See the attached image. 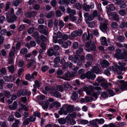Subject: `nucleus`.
I'll return each instance as SVG.
<instances>
[{
    "mask_svg": "<svg viewBox=\"0 0 127 127\" xmlns=\"http://www.w3.org/2000/svg\"><path fill=\"white\" fill-rule=\"evenodd\" d=\"M121 82L123 83L120 86L121 89L123 91L126 89L127 90V82L124 83V81H121Z\"/></svg>",
    "mask_w": 127,
    "mask_h": 127,
    "instance_id": "obj_9",
    "label": "nucleus"
},
{
    "mask_svg": "<svg viewBox=\"0 0 127 127\" xmlns=\"http://www.w3.org/2000/svg\"><path fill=\"white\" fill-rule=\"evenodd\" d=\"M119 13L121 15L123 16L125 15L126 12L124 10L122 9L120 10Z\"/></svg>",
    "mask_w": 127,
    "mask_h": 127,
    "instance_id": "obj_57",
    "label": "nucleus"
},
{
    "mask_svg": "<svg viewBox=\"0 0 127 127\" xmlns=\"http://www.w3.org/2000/svg\"><path fill=\"white\" fill-rule=\"evenodd\" d=\"M100 39L101 40V44L102 45L108 46L107 40L105 37H102L100 38Z\"/></svg>",
    "mask_w": 127,
    "mask_h": 127,
    "instance_id": "obj_12",
    "label": "nucleus"
},
{
    "mask_svg": "<svg viewBox=\"0 0 127 127\" xmlns=\"http://www.w3.org/2000/svg\"><path fill=\"white\" fill-rule=\"evenodd\" d=\"M86 101L87 102H90L92 101L93 100V98L91 97L86 96L85 97Z\"/></svg>",
    "mask_w": 127,
    "mask_h": 127,
    "instance_id": "obj_32",
    "label": "nucleus"
},
{
    "mask_svg": "<svg viewBox=\"0 0 127 127\" xmlns=\"http://www.w3.org/2000/svg\"><path fill=\"white\" fill-rule=\"evenodd\" d=\"M56 3L57 2L55 0H53L51 1V4L53 7H54L56 6Z\"/></svg>",
    "mask_w": 127,
    "mask_h": 127,
    "instance_id": "obj_58",
    "label": "nucleus"
},
{
    "mask_svg": "<svg viewBox=\"0 0 127 127\" xmlns=\"http://www.w3.org/2000/svg\"><path fill=\"white\" fill-rule=\"evenodd\" d=\"M57 90L60 91H62L63 90V88L61 85H58L57 86Z\"/></svg>",
    "mask_w": 127,
    "mask_h": 127,
    "instance_id": "obj_51",
    "label": "nucleus"
},
{
    "mask_svg": "<svg viewBox=\"0 0 127 127\" xmlns=\"http://www.w3.org/2000/svg\"><path fill=\"white\" fill-rule=\"evenodd\" d=\"M76 113L74 112L71 114H70L69 115L72 118H75L76 117Z\"/></svg>",
    "mask_w": 127,
    "mask_h": 127,
    "instance_id": "obj_64",
    "label": "nucleus"
},
{
    "mask_svg": "<svg viewBox=\"0 0 127 127\" xmlns=\"http://www.w3.org/2000/svg\"><path fill=\"white\" fill-rule=\"evenodd\" d=\"M75 6L76 8L78 9H80L82 8L81 5L79 3H76Z\"/></svg>",
    "mask_w": 127,
    "mask_h": 127,
    "instance_id": "obj_53",
    "label": "nucleus"
},
{
    "mask_svg": "<svg viewBox=\"0 0 127 127\" xmlns=\"http://www.w3.org/2000/svg\"><path fill=\"white\" fill-rule=\"evenodd\" d=\"M58 113L60 115H62L63 113L65 115H66L67 114V112L66 111L64 108L62 107L60 109V110L59 111Z\"/></svg>",
    "mask_w": 127,
    "mask_h": 127,
    "instance_id": "obj_18",
    "label": "nucleus"
},
{
    "mask_svg": "<svg viewBox=\"0 0 127 127\" xmlns=\"http://www.w3.org/2000/svg\"><path fill=\"white\" fill-rule=\"evenodd\" d=\"M45 89L46 91H50V92L55 90V88L54 87L50 88L48 87H46L45 88Z\"/></svg>",
    "mask_w": 127,
    "mask_h": 127,
    "instance_id": "obj_44",
    "label": "nucleus"
},
{
    "mask_svg": "<svg viewBox=\"0 0 127 127\" xmlns=\"http://www.w3.org/2000/svg\"><path fill=\"white\" fill-rule=\"evenodd\" d=\"M24 62L23 60H20L18 62V65L19 67H22L24 64Z\"/></svg>",
    "mask_w": 127,
    "mask_h": 127,
    "instance_id": "obj_43",
    "label": "nucleus"
},
{
    "mask_svg": "<svg viewBox=\"0 0 127 127\" xmlns=\"http://www.w3.org/2000/svg\"><path fill=\"white\" fill-rule=\"evenodd\" d=\"M34 30V28L33 27H31L29 28L28 31V33L31 34L32 33Z\"/></svg>",
    "mask_w": 127,
    "mask_h": 127,
    "instance_id": "obj_55",
    "label": "nucleus"
},
{
    "mask_svg": "<svg viewBox=\"0 0 127 127\" xmlns=\"http://www.w3.org/2000/svg\"><path fill=\"white\" fill-rule=\"evenodd\" d=\"M20 121L18 119H16L15 120L14 122L13 123L12 127H19L18 125L20 123Z\"/></svg>",
    "mask_w": 127,
    "mask_h": 127,
    "instance_id": "obj_20",
    "label": "nucleus"
},
{
    "mask_svg": "<svg viewBox=\"0 0 127 127\" xmlns=\"http://www.w3.org/2000/svg\"><path fill=\"white\" fill-rule=\"evenodd\" d=\"M22 95L23 96H24L26 94H27L28 95H29L30 93L29 92H28L27 90H22Z\"/></svg>",
    "mask_w": 127,
    "mask_h": 127,
    "instance_id": "obj_24",
    "label": "nucleus"
},
{
    "mask_svg": "<svg viewBox=\"0 0 127 127\" xmlns=\"http://www.w3.org/2000/svg\"><path fill=\"white\" fill-rule=\"evenodd\" d=\"M70 18L72 22H74L76 20V17L73 16H70Z\"/></svg>",
    "mask_w": 127,
    "mask_h": 127,
    "instance_id": "obj_59",
    "label": "nucleus"
},
{
    "mask_svg": "<svg viewBox=\"0 0 127 127\" xmlns=\"http://www.w3.org/2000/svg\"><path fill=\"white\" fill-rule=\"evenodd\" d=\"M54 50L52 49H50L47 51V54L50 56H51L54 54Z\"/></svg>",
    "mask_w": 127,
    "mask_h": 127,
    "instance_id": "obj_23",
    "label": "nucleus"
},
{
    "mask_svg": "<svg viewBox=\"0 0 127 127\" xmlns=\"http://www.w3.org/2000/svg\"><path fill=\"white\" fill-rule=\"evenodd\" d=\"M3 92L5 95L7 97L9 98L11 96V94L9 91L5 90Z\"/></svg>",
    "mask_w": 127,
    "mask_h": 127,
    "instance_id": "obj_31",
    "label": "nucleus"
},
{
    "mask_svg": "<svg viewBox=\"0 0 127 127\" xmlns=\"http://www.w3.org/2000/svg\"><path fill=\"white\" fill-rule=\"evenodd\" d=\"M105 80L104 79H100L99 78H98L97 79V81L99 83L104 82ZM100 86L105 89H107L108 87V85L104 82H102L100 85Z\"/></svg>",
    "mask_w": 127,
    "mask_h": 127,
    "instance_id": "obj_7",
    "label": "nucleus"
},
{
    "mask_svg": "<svg viewBox=\"0 0 127 127\" xmlns=\"http://www.w3.org/2000/svg\"><path fill=\"white\" fill-rule=\"evenodd\" d=\"M78 42H75L73 45V48L74 49H76L78 46Z\"/></svg>",
    "mask_w": 127,
    "mask_h": 127,
    "instance_id": "obj_41",
    "label": "nucleus"
},
{
    "mask_svg": "<svg viewBox=\"0 0 127 127\" xmlns=\"http://www.w3.org/2000/svg\"><path fill=\"white\" fill-rule=\"evenodd\" d=\"M122 50L120 49H118L116 51V53L114 54V56L118 59H123L124 58L122 56Z\"/></svg>",
    "mask_w": 127,
    "mask_h": 127,
    "instance_id": "obj_5",
    "label": "nucleus"
},
{
    "mask_svg": "<svg viewBox=\"0 0 127 127\" xmlns=\"http://www.w3.org/2000/svg\"><path fill=\"white\" fill-rule=\"evenodd\" d=\"M124 37L121 36H118L117 38L118 40L120 42H122L124 40Z\"/></svg>",
    "mask_w": 127,
    "mask_h": 127,
    "instance_id": "obj_37",
    "label": "nucleus"
},
{
    "mask_svg": "<svg viewBox=\"0 0 127 127\" xmlns=\"http://www.w3.org/2000/svg\"><path fill=\"white\" fill-rule=\"evenodd\" d=\"M101 95L103 98H105L108 96V94L107 92H102Z\"/></svg>",
    "mask_w": 127,
    "mask_h": 127,
    "instance_id": "obj_36",
    "label": "nucleus"
},
{
    "mask_svg": "<svg viewBox=\"0 0 127 127\" xmlns=\"http://www.w3.org/2000/svg\"><path fill=\"white\" fill-rule=\"evenodd\" d=\"M59 122L61 124H64L66 122V120L63 118H61L58 119Z\"/></svg>",
    "mask_w": 127,
    "mask_h": 127,
    "instance_id": "obj_26",
    "label": "nucleus"
},
{
    "mask_svg": "<svg viewBox=\"0 0 127 127\" xmlns=\"http://www.w3.org/2000/svg\"><path fill=\"white\" fill-rule=\"evenodd\" d=\"M86 59L88 60L92 61L93 60V57L90 54H87L86 56Z\"/></svg>",
    "mask_w": 127,
    "mask_h": 127,
    "instance_id": "obj_27",
    "label": "nucleus"
},
{
    "mask_svg": "<svg viewBox=\"0 0 127 127\" xmlns=\"http://www.w3.org/2000/svg\"><path fill=\"white\" fill-rule=\"evenodd\" d=\"M83 51V48L80 47L76 51L75 53L76 54L79 55Z\"/></svg>",
    "mask_w": 127,
    "mask_h": 127,
    "instance_id": "obj_28",
    "label": "nucleus"
},
{
    "mask_svg": "<svg viewBox=\"0 0 127 127\" xmlns=\"http://www.w3.org/2000/svg\"><path fill=\"white\" fill-rule=\"evenodd\" d=\"M107 12H110L111 10H114L115 9V8L114 6L112 4H110L107 6Z\"/></svg>",
    "mask_w": 127,
    "mask_h": 127,
    "instance_id": "obj_13",
    "label": "nucleus"
},
{
    "mask_svg": "<svg viewBox=\"0 0 127 127\" xmlns=\"http://www.w3.org/2000/svg\"><path fill=\"white\" fill-rule=\"evenodd\" d=\"M61 46L62 47L65 48H67L68 47L66 42L64 41L62 43Z\"/></svg>",
    "mask_w": 127,
    "mask_h": 127,
    "instance_id": "obj_47",
    "label": "nucleus"
},
{
    "mask_svg": "<svg viewBox=\"0 0 127 127\" xmlns=\"http://www.w3.org/2000/svg\"><path fill=\"white\" fill-rule=\"evenodd\" d=\"M39 31L41 33L45 35L48 34V28L46 27H45L42 25H39L38 27Z\"/></svg>",
    "mask_w": 127,
    "mask_h": 127,
    "instance_id": "obj_4",
    "label": "nucleus"
},
{
    "mask_svg": "<svg viewBox=\"0 0 127 127\" xmlns=\"http://www.w3.org/2000/svg\"><path fill=\"white\" fill-rule=\"evenodd\" d=\"M94 87L92 86H88V89L87 91H86L87 94L91 96H93L95 97L96 98H97V95H99L101 92L100 91H97L96 92H94Z\"/></svg>",
    "mask_w": 127,
    "mask_h": 127,
    "instance_id": "obj_2",
    "label": "nucleus"
},
{
    "mask_svg": "<svg viewBox=\"0 0 127 127\" xmlns=\"http://www.w3.org/2000/svg\"><path fill=\"white\" fill-rule=\"evenodd\" d=\"M101 64L102 66L105 67L109 65V63L106 60H104L101 62Z\"/></svg>",
    "mask_w": 127,
    "mask_h": 127,
    "instance_id": "obj_19",
    "label": "nucleus"
},
{
    "mask_svg": "<svg viewBox=\"0 0 127 127\" xmlns=\"http://www.w3.org/2000/svg\"><path fill=\"white\" fill-rule=\"evenodd\" d=\"M71 99L74 101L77 99L78 98V95L75 92L73 91L72 93V95L71 97Z\"/></svg>",
    "mask_w": 127,
    "mask_h": 127,
    "instance_id": "obj_14",
    "label": "nucleus"
},
{
    "mask_svg": "<svg viewBox=\"0 0 127 127\" xmlns=\"http://www.w3.org/2000/svg\"><path fill=\"white\" fill-rule=\"evenodd\" d=\"M94 89L95 90L98 91H100V90H101L102 89L99 86H95L94 87Z\"/></svg>",
    "mask_w": 127,
    "mask_h": 127,
    "instance_id": "obj_61",
    "label": "nucleus"
},
{
    "mask_svg": "<svg viewBox=\"0 0 127 127\" xmlns=\"http://www.w3.org/2000/svg\"><path fill=\"white\" fill-rule=\"evenodd\" d=\"M40 40L43 42H46L47 40V37L43 35L40 36Z\"/></svg>",
    "mask_w": 127,
    "mask_h": 127,
    "instance_id": "obj_30",
    "label": "nucleus"
},
{
    "mask_svg": "<svg viewBox=\"0 0 127 127\" xmlns=\"http://www.w3.org/2000/svg\"><path fill=\"white\" fill-rule=\"evenodd\" d=\"M120 27L122 28H124L125 27L127 28V21L126 22H123L120 25Z\"/></svg>",
    "mask_w": 127,
    "mask_h": 127,
    "instance_id": "obj_35",
    "label": "nucleus"
},
{
    "mask_svg": "<svg viewBox=\"0 0 127 127\" xmlns=\"http://www.w3.org/2000/svg\"><path fill=\"white\" fill-rule=\"evenodd\" d=\"M118 64L119 65H115L112 67V68L114 72H116L117 74H120L122 73V71H124L127 69V66H125L126 65V63L119 62Z\"/></svg>",
    "mask_w": 127,
    "mask_h": 127,
    "instance_id": "obj_1",
    "label": "nucleus"
},
{
    "mask_svg": "<svg viewBox=\"0 0 127 127\" xmlns=\"http://www.w3.org/2000/svg\"><path fill=\"white\" fill-rule=\"evenodd\" d=\"M60 61V58L59 57H56L54 60V62L56 64H57Z\"/></svg>",
    "mask_w": 127,
    "mask_h": 127,
    "instance_id": "obj_52",
    "label": "nucleus"
},
{
    "mask_svg": "<svg viewBox=\"0 0 127 127\" xmlns=\"http://www.w3.org/2000/svg\"><path fill=\"white\" fill-rule=\"evenodd\" d=\"M100 30L103 32H104L107 30L108 29L107 25L105 23L100 24Z\"/></svg>",
    "mask_w": 127,
    "mask_h": 127,
    "instance_id": "obj_11",
    "label": "nucleus"
},
{
    "mask_svg": "<svg viewBox=\"0 0 127 127\" xmlns=\"http://www.w3.org/2000/svg\"><path fill=\"white\" fill-rule=\"evenodd\" d=\"M39 33L38 32L36 31L34 32L32 34V35L35 38H39Z\"/></svg>",
    "mask_w": 127,
    "mask_h": 127,
    "instance_id": "obj_34",
    "label": "nucleus"
},
{
    "mask_svg": "<svg viewBox=\"0 0 127 127\" xmlns=\"http://www.w3.org/2000/svg\"><path fill=\"white\" fill-rule=\"evenodd\" d=\"M25 28V27L24 25H21L19 27L18 30L20 31H21L24 30Z\"/></svg>",
    "mask_w": 127,
    "mask_h": 127,
    "instance_id": "obj_48",
    "label": "nucleus"
},
{
    "mask_svg": "<svg viewBox=\"0 0 127 127\" xmlns=\"http://www.w3.org/2000/svg\"><path fill=\"white\" fill-rule=\"evenodd\" d=\"M54 13L53 12H50L47 14L46 17L48 18L53 17L54 16Z\"/></svg>",
    "mask_w": 127,
    "mask_h": 127,
    "instance_id": "obj_25",
    "label": "nucleus"
},
{
    "mask_svg": "<svg viewBox=\"0 0 127 127\" xmlns=\"http://www.w3.org/2000/svg\"><path fill=\"white\" fill-rule=\"evenodd\" d=\"M76 31L73 32L71 34V36L73 37H76L77 35Z\"/></svg>",
    "mask_w": 127,
    "mask_h": 127,
    "instance_id": "obj_63",
    "label": "nucleus"
},
{
    "mask_svg": "<svg viewBox=\"0 0 127 127\" xmlns=\"http://www.w3.org/2000/svg\"><path fill=\"white\" fill-rule=\"evenodd\" d=\"M115 1L116 2L115 3L116 5H120L125 3L124 0H119Z\"/></svg>",
    "mask_w": 127,
    "mask_h": 127,
    "instance_id": "obj_29",
    "label": "nucleus"
},
{
    "mask_svg": "<svg viewBox=\"0 0 127 127\" xmlns=\"http://www.w3.org/2000/svg\"><path fill=\"white\" fill-rule=\"evenodd\" d=\"M53 91L50 92V93L51 94V95L54 96L57 98H60L61 97V94L59 92L57 91H55L54 92H53Z\"/></svg>",
    "mask_w": 127,
    "mask_h": 127,
    "instance_id": "obj_10",
    "label": "nucleus"
},
{
    "mask_svg": "<svg viewBox=\"0 0 127 127\" xmlns=\"http://www.w3.org/2000/svg\"><path fill=\"white\" fill-rule=\"evenodd\" d=\"M96 77L95 74L93 72H91L90 71L87 72V78L88 79H91L92 80H94Z\"/></svg>",
    "mask_w": 127,
    "mask_h": 127,
    "instance_id": "obj_8",
    "label": "nucleus"
},
{
    "mask_svg": "<svg viewBox=\"0 0 127 127\" xmlns=\"http://www.w3.org/2000/svg\"><path fill=\"white\" fill-rule=\"evenodd\" d=\"M73 107L71 105H68L67 107L66 110L67 112H71L73 111Z\"/></svg>",
    "mask_w": 127,
    "mask_h": 127,
    "instance_id": "obj_22",
    "label": "nucleus"
},
{
    "mask_svg": "<svg viewBox=\"0 0 127 127\" xmlns=\"http://www.w3.org/2000/svg\"><path fill=\"white\" fill-rule=\"evenodd\" d=\"M53 25V20L50 19L48 21V26L50 28H51Z\"/></svg>",
    "mask_w": 127,
    "mask_h": 127,
    "instance_id": "obj_39",
    "label": "nucleus"
},
{
    "mask_svg": "<svg viewBox=\"0 0 127 127\" xmlns=\"http://www.w3.org/2000/svg\"><path fill=\"white\" fill-rule=\"evenodd\" d=\"M92 64V62L90 61H88L85 64V66L86 68H88L91 66Z\"/></svg>",
    "mask_w": 127,
    "mask_h": 127,
    "instance_id": "obj_60",
    "label": "nucleus"
},
{
    "mask_svg": "<svg viewBox=\"0 0 127 127\" xmlns=\"http://www.w3.org/2000/svg\"><path fill=\"white\" fill-rule=\"evenodd\" d=\"M25 78L27 80H30L31 79H33L32 75H31L30 74H27L26 75Z\"/></svg>",
    "mask_w": 127,
    "mask_h": 127,
    "instance_id": "obj_42",
    "label": "nucleus"
},
{
    "mask_svg": "<svg viewBox=\"0 0 127 127\" xmlns=\"http://www.w3.org/2000/svg\"><path fill=\"white\" fill-rule=\"evenodd\" d=\"M6 32V30L5 29H3L1 31L0 33L1 35H5Z\"/></svg>",
    "mask_w": 127,
    "mask_h": 127,
    "instance_id": "obj_62",
    "label": "nucleus"
},
{
    "mask_svg": "<svg viewBox=\"0 0 127 127\" xmlns=\"http://www.w3.org/2000/svg\"><path fill=\"white\" fill-rule=\"evenodd\" d=\"M80 56L79 55L76 54L74 55V58L73 59V62L75 64L77 63V61H78L80 60Z\"/></svg>",
    "mask_w": 127,
    "mask_h": 127,
    "instance_id": "obj_21",
    "label": "nucleus"
},
{
    "mask_svg": "<svg viewBox=\"0 0 127 127\" xmlns=\"http://www.w3.org/2000/svg\"><path fill=\"white\" fill-rule=\"evenodd\" d=\"M82 39L83 40L85 41L88 40H89L90 39V35L88 34V35L86 34H84L82 35Z\"/></svg>",
    "mask_w": 127,
    "mask_h": 127,
    "instance_id": "obj_15",
    "label": "nucleus"
},
{
    "mask_svg": "<svg viewBox=\"0 0 127 127\" xmlns=\"http://www.w3.org/2000/svg\"><path fill=\"white\" fill-rule=\"evenodd\" d=\"M8 120L10 122H13L14 120V116L12 115L9 116L8 118Z\"/></svg>",
    "mask_w": 127,
    "mask_h": 127,
    "instance_id": "obj_56",
    "label": "nucleus"
},
{
    "mask_svg": "<svg viewBox=\"0 0 127 127\" xmlns=\"http://www.w3.org/2000/svg\"><path fill=\"white\" fill-rule=\"evenodd\" d=\"M92 14L94 17L97 16L98 17L100 16L99 14L98 13L97 11L96 10H94L92 13Z\"/></svg>",
    "mask_w": 127,
    "mask_h": 127,
    "instance_id": "obj_50",
    "label": "nucleus"
},
{
    "mask_svg": "<svg viewBox=\"0 0 127 127\" xmlns=\"http://www.w3.org/2000/svg\"><path fill=\"white\" fill-rule=\"evenodd\" d=\"M76 73V72L74 73V74L71 73L70 72H66L64 76H63L62 78L65 80H67V78H72L74 77L75 76L74 74Z\"/></svg>",
    "mask_w": 127,
    "mask_h": 127,
    "instance_id": "obj_6",
    "label": "nucleus"
},
{
    "mask_svg": "<svg viewBox=\"0 0 127 127\" xmlns=\"http://www.w3.org/2000/svg\"><path fill=\"white\" fill-rule=\"evenodd\" d=\"M28 51L27 49L26 48H23L21 49L20 51V53L22 54H26Z\"/></svg>",
    "mask_w": 127,
    "mask_h": 127,
    "instance_id": "obj_33",
    "label": "nucleus"
},
{
    "mask_svg": "<svg viewBox=\"0 0 127 127\" xmlns=\"http://www.w3.org/2000/svg\"><path fill=\"white\" fill-rule=\"evenodd\" d=\"M8 68L9 71L12 73L13 72L14 70V66L13 65L9 66L8 67Z\"/></svg>",
    "mask_w": 127,
    "mask_h": 127,
    "instance_id": "obj_45",
    "label": "nucleus"
},
{
    "mask_svg": "<svg viewBox=\"0 0 127 127\" xmlns=\"http://www.w3.org/2000/svg\"><path fill=\"white\" fill-rule=\"evenodd\" d=\"M4 82L2 79L0 80V89H3V85L4 84Z\"/></svg>",
    "mask_w": 127,
    "mask_h": 127,
    "instance_id": "obj_46",
    "label": "nucleus"
},
{
    "mask_svg": "<svg viewBox=\"0 0 127 127\" xmlns=\"http://www.w3.org/2000/svg\"><path fill=\"white\" fill-rule=\"evenodd\" d=\"M92 71L96 74L100 73L101 72L98 67L96 66H94L92 69Z\"/></svg>",
    "mask_w": 127,
    "mask_h": 127,
    "instance_id": "obj_16",
    "label": "nucleus"
},
{
    "mask_svg": "<svg viewBox=\"0 0 127 127\" xmlns=\"http://www.w3.org/2000/svg\"><path fill=\"white\" fill-rule=\"evenodd\" d=\"M118 26L117 23L116 22H113L111 25V27L113 28H117Z\"/></svg>",
    "mask_w": 127,
    "mask_h": 127,
    "instance_id": "obj_54",
    "label": "nucleus"
},
{
    "mask_svg": "<svg viewBox=\"0 0 127 127\" xmlns=\"http://www.w3.org/2000/svg\"><path fill=\"white\" fill-rule=\"evenodd\" d=\"M30 122L29 118H27L23 122V124L24 125H28Z\"/></svg>",
    "mask_w": 127,
    "mask_h": 127,
    "instance_id": "obj_40",
    "label": "nucleus"
},
{
    "mask_svg": "<svg viewBox=\"0 0 127 127\" xmlns=\"http://www.w3.org/2000/svg\"><path fill=\"white\" fill-rule=\"evenodd\" d=\"M21 2V0H16L14 2V4L15 6H18Z\"/></svg>",
    "mask_w": 127,
    "mask_h": 127,
    "instance_id": "obj_38",
    "label": "nucleus"
},
{
    "mask_svg": "<svg viewBox=\"0 0 127 127\" xmlns=\"http://www.w3.org/2000/svg\"><path fill=\"white\" fill-rule=\"evenodd\" d=\"M6 19L8 22L13 23L17 19V17L15 14L11 15V14L8 12L6 13Z\"/></svg>",
    "mask_w": 127,
    "mask_h": 127,
    "instance_id": "obj_3",
    "label": "nucleus"
},
{
    "mask_svg": "<svg viewBox=\"0 0 127 127\" xmlns=\"http://www.w3.org/2000/svg\"><path fill=\"white\" fill-rule=\"evenodd\" d=\"M90 49L92 51H94L95 50L96 47L94 43L92 44Z\"/></svg>",
    "mask_w": 127,
    "mask_h": 127,
    "instance_id": "obj_49",
    "label": "nucleus"
},
{
    "mask_svg": "<svg viewBox=\"0 0 127 127\" xmlns=\"http://www.w3.org/2000/svg\"><path fill=\"white\" fill-rule=\"evenodd\" d=\"M91 7V6L87 5L86 3H84L83 6V9L86 11H89Z\"/></svg>",
    "mask_w": 127,
    "mask_h": 127,
    "instance_id": "obj_17",
    "label": "nucleus"
}]
</instances>
